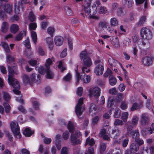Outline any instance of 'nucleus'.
<instances>
[{
    "instance_id": "f257e3e1",
    "label": "nucleus",
    "mask_w": 154,
    "mask_h": 154,
    "mask_svg": "<svg viewBox=\"0 0 154 154\" xmlns=\"http://www.w3.org/2000/svg\"><path fill=\"white\" fill-rule=\"evenodd\" d=\"M68 128L70 132L71 133L70 141L73 145H79L81 143L82 138L80 137L82 134L79 131H77L75 134L73 132L74 130V126L71 121H69L68 125Z\"/></svg>"
},
{
    "instance_id": "f03ea898",
    "label": "nucleus",
    "mask_w": 154,
    "mask_h": 154,
    "mask_svg": "<svg viewBox=\"0 0 154 154\" xmlns=\"http://www.w3.org/2000/svg\"><path fill=\"white\" fill-rule=\"evenodd\" d=\"M92 1V0H85L84 3L85 6L83 9V10L85 13L88 14V15L89 16L90 18L96 20H98L99 19L98 17L94 15V14H95L97 12V9L96 6L92 8V9H93L94 11L93 12V14L92 15H91V9H90V6Z\"/></svg>"
},
{
    "instance_id": "7ed1b4c3",
    "label": "nucleus",
    "mask_w": 154,
    "mask_h": 154,
    "mask_svg": "<svg viewBox=\"0 0 154 154\" xmlns=\"http://www.w3.org/2000/svg\"><path fill=\"white\" fill-rule=\"evenodd\" d=\"M9 84L12 86L14 88L13 91L14 93L17 95H20V91L16 89H19L20 86L19 82L16 79L14 78L11 75H9L8 79Z\"/></svg>"
},
{
    "instance_id": "20e7f679",
    "label": "nucleus",
    "mask_w": 154,
    "mask_h": 154,
    "mask_svg": "<svg viewBox=\"0 0 154 154\" xmlns=\"http://www.w3.org/2000/svg\"><path fill=\"white\" fill-rule=\"evenodd\" d=\"M83 101V98H80L75 107V112L79 119L81 118L80 116L82 115L83 112L85 110V108L82 106Z\"/></svg>"
},
{
    "instance_id": "39448f33",
    "label": "nucleus",
    "mask_w": 154,
    "mask_h": 154,
    "mask_svg": "<svg viewBox=\"0 0 154 154\" xmlns=\"http://www.w3.org/2000/svg\"><path fill=\"white\" fill-rule=\"evenodd\" d=\"M11 130L14 136L18 138L21 137L19 127L16 121H12L10 124Z\"/></svg>"
},
{
    "instance_id": "423d86ee",
    "label": "nucleus",
    "mask_w": 154,
    "mask_h": 154,
    "mask_svg": "<svg viewBox=\"0 0 154 154\" xmlns=\"http://www.w3.org/2000/svg\"><path fill=\"white\" fill-rule=\"evenodd\" d=\"M140 34L143 38L146 39H150L152 37V34L151 30L147 28H143L140 30Z\"/></svg>"
},
{
    "instance_id": "0eeeda50",
    "label": "nucleus",
    "mask_w": 154,
    "mask_h": 154,
    "mask_svg": "<svg viewBox=\"0 0 154 154\" xmlns=\"http://www.w3.org/2000/svg\"><path fill=\"white\" fill-rule=\"evenodd\" d=\"M52 61L51 59L48 58L47 60L46 63H45L46 68V77L48 79H52L54 76L53 73L50 69V66L52 64Z\"/></svg>"
},
{
    "instance_id": "6e6552de",
    "label": "nucleus",
    "mask_w": 154,
    "mask_h": 154,
    "mask_svg": "<svg viewBox=\"0 0 154 154\" xmlns=\"http://www.w3.org/2000/svg\"><path fill=\"white\" fill-rule=\"evenodd\" d=\"M132 127L131 125H128L127 128V132L128 134H130L134 139L138 138L139 136V131L137 130L133 131Z\"/></svg>"
},
{
    "instance_id": "1a4fd4ad",
    "label": "nucleus",
    "mask_w": 154,
    "mask_h": 154,
    "mask_svg": "<svg viewBox=\"0 0 154 154\" xmlns=\"http://www.w3.org/2000/svg\"><path fill=\"white\" fill-rule=\"evenodd\" d=\"M101 89L97 87L91 88L89 91V95L94 96L95 97H98L100 95Z\"/></svg>"
},
{
    "instance_id": "9d476101",
    "label": "nucleus",
    "mask_w": 154,
    "mask_h": 154,
    "mask_svg": "<svg viewBox=\"0 0 154 154\" xmlns=\"http://www.w3.org/2000/svg\"><path fill=\"white\" fill-rule=\"evenodd\" d=\"M103 64H101L96 65L94 69V72L97 75H102L103 72Z\"/></svg>"
},
{
    "instance_id": "9b49d317",
    "label": "nucleus",
    "mask_w": 154,
    "mask_h": 154,
    "mask_svg": "<svg viewBox=\"0 0 154 154\" xmlns=\"http://www.w3.org/2000/svg\"><path fill=\"white\" fill-rule=\"evenodd\" d=\"M144 38H140L137 42V44L140 47L148 48L149 46V41Z\"/></svg>"
},
{
    "instance_id": "f8f14e48",
    "label": "nucleus",
    "mask_w": 154,
    "mask_h": 154,
    "mask_svg": "<svg viewBox=\"0 0 154 154\" xmlns=\"http://www.w3.org/2000/svg\"><path fill=\"white\" fill-rule=\"evenodd\" d=\"M153 58L150 56H145L142 59V62L143 65L146 66H149L152 64Z\"/></svg>"
},
{
    "instance_id": "ddd939ff",
    "label": "nucleus",
    "mask_w": 154,
    "mask_h": 154,
    "mask_svg": "<svg viewBox=\"0 0 154 154\" xmlns=\"http://www.w3.org/2000/svg\"><path fill=\"white\" fill-rule=\"evenodd\" d=\"M149 117L147 114H144L142 115L140 123L143 125H146L148 124L149 122Z\"/></svg>"
},
{
    "instance_id": "4468645a",
    "label": "nucleus",
    "mask_w": 154,
    "mask_h": 154,
    "mask_svg": "<svg viewBox=\"0 0 154 154\" xmlns=\"http://www.w3.org/2000/svg\"><path fill=\"white\" fill-rule=\"evenodd\" d=\"M130 150L132 153H135L139 150L138 145L136 143H133L130 146Z\"/></svg>"
},
{
    "instance_id": "2eb2a0df",
    "label": "nucleus",
    "mask_w": 154,
    "mask_h": 154,
    "mask_svg": "<svg viewBox=\"0 0 154 154\" xmlns=\"http://www.w3.org/2000/svg\"><path fill=\"white\" fill-rule=\"evenodd\" d=\"M63 41V38L61 36H55L54 38V42L55 45L57 46L61 45Z\"/></svg>"
},
{
    "instance_id": "dca6fc26",
    "label": "nucleus",
    "mask_w": 154,
    "mask_h": 154,
    "mask_svg": "<svg viewBox=\"0 0 154 154\" xmlns=\"http://www.w3.org/2000/svg\"><path fill=\"white\" fill-rule=\"evenodd\" d=\"M89 112L92 115L95 114L97 112V109L96 106L94 103L90 104L89 108Z\"/></svg>"
},
{
    "instance_id": "f3484780",
    "label": "nucleus",
    "mask_w": 154,
    "mask_h": 154,
    "mask_svg": "<svg viewBox=\"0 0 154 154\" xmlns=\"http://www.w3.org/2000/svg\"><path fill=\"white\" fill-rule=\"evenodd\" d=\"M139 120V118L138 117L136 116H134L131 120V124L128 125H131V126L132 127V128H133L134 126H136L138 123ZM128 125H127V126Z\"/></svg>"
},
{
    "instance_id": "a211bd4d",
    "label": "nucleus",
    "mask_w": 154,
    "mask_h": 154,
    "mask_svg": "<svg viewBox=\"0 0 154 154\" xmlns=\"http://www.w3.org/2000/svg\"><path fill=\"white\" fill-rule=\"evenodd\" d=\"M83 61L84 66L90 67L92 64L91 60L89 57L84 59L83 60Z\"/></svg>"
},
{
    "instance_id": "6ab92c4d",
    "label": "nucleus",
    "mask_w": 154,
    "mask_h": 154,
    "mask_svg": "<svg viewBox=\"0 0 154 154\" xmlns=\"http://www.w3.org/2000/svg\"><path fill=\"white\" fill-rule=\"evenodd\" d=\"M45 41L50 50H52L53 48V43L52 38L51 37H48L45 39Z\"/></svg>"
},
{
    "instance_id": "aec40b11",
    "label": "nucleus",
    "mask_w": 154,
    "mask_h": 154,
    "mask_svg": "<svg viewBox=\"0 0 154 154\" xmlns=\"http://www.w3.org/2000/svg\"><path fill=\"white\" fill-rule=\"evenodd\" d=\"M109 83L111 86L115 85L117 82V80L113 75H110L109 78Z\"/></svg>"
},
{
    "instance_id": "412c9836",
    "label": "nucleus",
    "mask_w": 154,
    "mask_h": 154,
    "mask_svg": "<svg viewBox=\"0 0 154 154\" xmlns=\"http://www.w3.org/2000/svg\"><path fill=\"white\" fill-rule=\"evenodd\" d=\"M106 143H101L99 147V152L101 154H103L106 150Z\"/></svg>"
},
{
    "instance_id": "4be33fe9",
    "label": "nucleus",
    "mask_w": 154,
    "mask_h": 154,
    "mask_svg": "<svg viewBox=\"0 0 154 154\" xmlns=\"http://www.w3.org/2000/svg\"><path fill=\"white\" fill-rule=\"evenodd\" d=\"M122 2L124 5L128 8L131 7L133 4V0H123Z\"/></svg>"
},
{
    "instance_id": "5701e85b",
    "label": "nucleus",
    "mask_w": 154,
    "mask_h": 154,
    "mask_svg": "<svg viewBox=\"0 0 154 154\" xmlns=\"http://www.w3.org/2000/svg\"><path fill=\"white\" fill-rule=\"evenodd\" d=\"M80 79L83 82L85 83H89L90 81V77L88 75H84L83 76H81Z\"/></svg>"
},
{
    "instance_id": "b1692460",
    "label": "nucleus",
    "mask_w": 154,
    "mask_h": 154,
    "mask_svg": "<svg viewBox=\"0 0 154 154\" xmlns=\"http://www.w3.org/2000/svg\"><path fill=\"white\" fill-rule=\"evenodd\" d=\"M80 59L83 60L86 57H89L88 53L86 50L83 51L80 53Z\"/></svg>"
},
{
    "instance_id": "393cba45",
    "label": "nucleus",
    "mask_w": 154,
    "mask_h": 154,
    "mask_svg": "<svg viewBox=\"0 0 154 154\" xmlns=\"http://www.w3.org/2000/svg\"><path fill=\"white\" fill-rule=\"evenodd\" d=\"M125 13L124 12L123 9L122 7L118 8L117 11V15L118 16H123L125 15Z\"/></svg>"
},
{
    "instance_id": "a878e982",
    "label": "nucleus",
    "mask_w": 154,
    "mask_h": 154,
    "mask_svg": "<svg viewBox=\"0 0 154 154\" xmlns=\"http://www.w3.org/2000/svg\"><path fill=\"white\" fill-rule=\"evenodd\" d=\"M23 133L26 137H29L33 133L32 131L29 128H26L23 131Z\"/></svg>"
},
{
    "instance_id": "bb28decb",
    "label": "nucleus",
    "mask_w": 154,
    "mask_h": 154,
    "mask_svg": "<svg viewBox=\"0 0 154 154\" xmlns=\"http://www.w3.org/2000/svg\"><path fill=\"white\" fill-rule=\"evenodd\" d=\"M64 11L66 14L69 16H71L72 14V12L71 9L68 6H66L65 7Z\"/></svg>"
},
{
    "instance_id": "cd10ccee",
    "label": "nucleus",
    "mask_w": 154,
    "mask_h": 154,
    "mask_svg": "<svg viewBox=\"0 0 154 154\" xmlns=\"http://www.w3.org/2000/svg\"><path fill=\"white\" fill-rule=\"evenodd\" d=\"M8 23L5 22H3L2 25L1 31L4 32H6L8 29Z\"/></svg>"
},
{
    "instance_id": "c85d7f7f",
    "label": "nucleus",
    "mask_w": 154,
    "mask_h": 154,
    "mask_svg": "<svg viewBox=\"0 0 154 154\" xmlns=\"http://www.w3.org/2000/svg\"><path fill=\"white\" fill-rule=\"evenodd\" d=\"M112 44L115 48H118L119 47V42L117 37H116L113 41H112Z\"/></svg>"
},
{
    "instance_id": "c756f323",
    "label": "nucleus",
    "mask_w": 154,
    "mask_h": 154,
    "mask_svg": "<svg viewBox=\"0 0 154 154\" xmlns=\"http://www.w3.org/2000/svg\"><path fill=\"white\" fill-rule=\"evenodd\" d=\"M146 18L145 17H142L139 21L137 23V26L138 27L142 26L146 21Z\"/></svg>"
},
{
    "instance_id": "7c9ffc66",
    "label": "nucleus",
    "mask_w": 154,
    "mask_h": 154,
    "mask_svg": "<svg viewBox=\"0 0 154 154\" xmlns=\"http://www.w3.org/2000/svg\"><path fill=\"white\" fill-rule=\"evenodd\" d=\"M118 6V4L116 2L112 3L111 6L110 11L112 13L116 11Z\"/></svg>"
},
{
    "instance_id": "2f4dec72",
    "label": "nucleus",
    "mask_w": 154,
    "mask_h": 154,
    "mask_svg": "<svg viewBox=\"0 0 154 154\" xmlns=\"http://www.w3.org/2000/svg\"><path fill=\"white\" fill-rule=\"evenodd\" d=\"M22 79L23 83L25 85H26L28 83H30L31 82L30 80L29 77L26 75L24 74L23 75Z\"/></svg>"
},
{
    "instance_id": "473e14b6",
    "label": "nucleus",
    "mask_w": 154,
    "mask_h": 154,
    "mask_svg": "<svg viewBox=\"0 0 154 154\" xmlns=\"http://www.w3.org/2000/svg\"><path fill=\"white\" fill-rule=\"evenodd\" d=\"M129 116V113L128 112H123L121 118L124 122H126Z\"/></svg>"
},
{
    "instance_id": "72a5a7b5",
    "label": "nucleus",
    "mask_w": 154,
    "mask_h": 154,
    "mask_svg": "<svg viewBox=\"0 0 154 154\" xmlns=\"http://www.w3.org/2000/svg\"><path fill=\"white\" fill-rule=\"evenodd\" d=\"M19 29V28L17 24H12L11 28V32L13 33H16Z\"/></svg>"
},
{
    "instance_id": "f704fd0d",
    "label": "nucleus",
    "mask_w": 154,
    "mask_h": 154,
    "mask_svg": "<svg viewBox=\"0 0 154 154\" xmlns=\"http://www.w3.org/2000/svg\"><path fill=\"white\" fill-rule=\"evenodd\" d=\"M4 10L7 13H10L12 11V6L9 4H7L4 7Z\"/></svg>"
},
{
    "instance_id": "c9c22d12",
    "label": "nucleus",
    "mask_w": 154,
    "mask_h": 154,
    "mask_svg": "<svg viewBox=\"0 0 154 154\" xmlns=\"http://www.w3.org/2000/svg\"><path fill=\"white\" fill-rule=\"evenodd\" d=\"M112 134H114L115 137H117L120 134L119 130L117 127H115L112 130Z\"/></svg>"
},
{
    "instance_id": "e433bc0d",
    "label": "nucleus",
    "mask_w": 154,
    "mask_h": 154,
    "mask_svg": "<svg viewBox=\"0 0 154 154\" xmlns=\"http://www.w3.org/2000/svg\"><path fill=\"white\" fill-rule=\"evenodd\" d=\"M1 45L2 47L4 49L6 52L7 53H9L10 52V51L7 43L5 42H2L1 43Z\"/></svg>"
},
{
    "instance_id": "4c0bfd02",
    "label": "nucleus",
    "mask_w": 154,
    "mask_h": 154,
    "mask_svg": "<svg viewBox=\"0 0 154 154\" xmlns=\"http://www.w3.org/2000/svg\"><path fill=\"white\" fill-rule=\"evenodd\" d=\"M25 32L24 31H22L21 32L16 36L15 38V40L17 41H19L21 40L23 37L25 35Z\"/></svg>"
},
{
    "instance_id": "58836bf2",
    "label": "nucleus",
    "mask_w": 154,
    "mask_h": 154,
    "mask_svg": "<svg viewBox=\"0 0 154 154\" xmlns=\"http://www.w3.org/2000/svg\"><path fill=\"white\" fill-rule=\"evenodd\" d=\"M2 94L3 98L5 101H8L10 100L11 96L7 92L3 91L2 92Z\"/></svg>"
},
{
    "instance_id": "ea45409f",
    "label": "nucleus",
    "mask_w": 154,
    "mask_h": 154,
    "mask_svg": "<svg viewBox=\"0 0 154 154\" xmlns=\"http://www.w3.org/2000/svg\"><path fill=\"white\" fill-rule=\"evenodd\" d=\"M121 154L120 149L116 148L112 149L109 150V154Z\"/></svg>"
},
{
    "instance_id": "a19ab883",
    "label": "nucleus",
    "mask_w": 154,
    "mask_h": 154,
    "mask_svg": "<svg viewBox=\"0 0 154 154\" xmlns=\"http://www.w3.org/2000/svg\"><path fill=\"white\" fill-rule=\"evenodd\" d=\"M122 120L118 119H116L114 122V125L115 126H122L124 125V123Z\"/></svg>"
},
{
    "instance_id": "79ce46f5",
    "label": "nucleus",
    "mask_w": 154,
    "mask_h": 154,
    "mask_svg": "<svg viewBox=\"0 0 154 154\" xmlns=\"http://www.w3.org/2000/svg\"><path fill=\"white\" fill-rule=\"evenodd\" d=\"M115 111L114 113V116L115 118H119L121 115V112L120 109L117 107H116L115 109Z\"/></svg>"
},
{
    "instance_id": "37998d69",
    "label": "nucleus",
    "mask_w": 154,
    "mask_h": 154,
    "mask_svg": "<svg viewBox=\"0 0 154 154\" xmlns=\"http://www.w3.org/2000/svg\"><path fill=\"white\" fill-rule=\"evenodd\" d=\"M108 62L111 66H115L116 65L117 61L112 58H110L109 59Z\"/></svg>"
},
{
    "instance_id": "c03bdc74",
    "label": "nucleus",
    "mask_w": 154,
    "mask_h": 154,
    "mask_svg": "<svg viewBox=\"0 0 154 154\" xmlns=\"http://www.w3.org/2000/svg\"><path fill=\"white\" fill-rule=\"evenodd\" d=\"M99 12L100 14H105L107 12V9L105 7L101 6L99 9Z\"/></svg>"
},
{
    "instance_id": "a18cd8bd",
    "label": "nucleus",
    "mask_w": 154,
    "mask_h": 154,
    "mask_svg": "<svg viewBox=\"0 0 154 154\" xmlns=\"http://www.w3.org/2000/svg\"><path fill=\"white\" fill-rule=\"evenodd\" d=\"M94 143V141L93 139L91 138L90 139L89 137H88L86 139L85 145H86L88 144L92 146L93 145Z\"/></svg>"
},
{
    "instance_id": "49530a36",
    "label": "nucleus",
    "mask_w": 154,
    "mask_h": 154,
    "mask_svg": "<svg viewBox=\"0 0 154 154\" xmlns=\"http://www.w3.org/2000/svg\"><path fill=\"white\" fill-rule=\"evenodd\" d=\"M110 22L111 25L114 26H117L118 24L117 19L114 17L111 18L110 20Z\"/></svg>"
},
{
    "instance_id": "de8ad7c7",
    "label": "nucleus",
    "mask_w": 154,
    "mask_h": 154,
    "mask_svg": "<svg viewBox=\"0 0 154 154\" xmlns=\"http://www.w3.org/2000/svg\"><path fill=\"white\" fill-rule=\"evenodd\" d=\"M3 106L5 109V111L6 113H8L11 110V107L9 104L7 102H4Z\"/></svg>"
},
{
    "instance_id": "09e8293b",
    "label": "nucleus",
    "mask_w": 154,
    "mask_h": 154,
    "mask_svg": "<svg viewBox=\"0 0 154 154\" xmlns=\"http://www.w3.org/2000/svg\"><path fill=\"white\" fill-rule=\"evenodd\" d=\"M31 36L32 40L35 44H36L37 40V36L36 32L32 31L31 32Z\"/></svg>"
},
{
    "instance_id": "8fccbe9b",
    "label": "nucleus",
    "mask_w": 154,
    "mask_h": 154,
    "mask_svg": "<svg viewBox=\"0 0 154 154\" xmlns=\"http://www.w3.org/2000/svg\"><path fill=\"white\" fill-rule=\"evenodd\" d=\"M23 43L25 46L27 48L29 49L31 48L30 40L29 38H28L26 40L23 42Z\"/></svg>"
},
{
    "instance_id": "3c124183",
    "label": "nucleus",
    "mask_w": 154,
    "mask_h": 154,
    "mask_svg": "<svg viewBox=\"0 0 154 154\" xmlns=\"http://www.w3.org/2000/svg\"><path fill=\"white\" fill-rule=\"evenodd\" d=\"M28 18L29 20L31 22L34 21L35 20V15L32 12H30L29 14Z\"/></svg>"
},
{
    "instance_id": "603ef678",
    "label": "nucleus",
    "mask_w": 154,
    "mask_h": 154,
    "mask_svg": "<svg viewBox=\"0 0 154 154\" xmlns=\"http://www.w3.org/2000/svg\"><path fill=\"white\" fill-rule=\"evenodd\" d=\"M112 71L109 68H107L106 71L104 74L103 76L105 77H107L108 76L110 75H112Z\"/></svg>"
},
{
    "instance_id": "864d4df0",
    "label": "nucleus",
    "mask_w": 154,
    "mask_h": 154,
    "mask_svg": "<svg viewBox=\"0 0 154 154\" xmlns=\"http://www.w3.org/2000/svg\"><path fill=\"white\" fill-rule=\"evenodd\" d=\"M36 75L37 78L38 79V80H40V75L39 74L36 75L35 73H33L32 74L31 76V81L33 82V81H35V78L36 76Z\"/></svg>"
},
{
    "instance_id": "5fc2aeb1",
    "label": "nucleus",
    "mask_w": 154,
    "mask_h": 154,
    "mask_svg": "<svg viewBox=\"0 0 154 154\" xmlns=\"http://www.w3.org/2000/svg\"><path fill=\"white\" fill-rule=\"evenodd\" d=\"M54 31V29L52 27H49L47 29V32L51 36H53V34Z\"/></svg>"
},
{
    "instance_id": "6e6d98bb",
    "label": "nucleus",
    "mask_w": 154,
    "mask_h": 154,
    "mask_svg": "<svg viewBox=\"0 0 154 154\" xmlns=\"http://www.w3.org/2000/svg\"><path fill=\"white\" fill-rule=\"evenodd\" d=\"M148 133H149L148 129L146 128L143 129L141 131V134L143 137L146 136Z\"/></svg>"
},
{
    "instance_id": "4d7b16f0",
    "label": "nucleus",
    "mask_w": 154,
    "mask_h": 154,
    "mask_svg": "<svg viewBox=\"0 0 154 154\" xmlns=\"http://www.w3.org/2000/svg\"><path fill=\"white\" fill-rule=\"evenodd\" d=\"M98 26L100 28H106L108 26L107 23L105 21L101 22L98 24Z\"/></svg>"
},
{
    "instance_id": "13d9d810",
    "label": "nucleus",
    "mask_w": 154,
    "mask_h": 154,
    "mask_svg": "<svg viewBox=\"0 0 154 154\" xmlns=\"http://www.w3.org/2000/svg\"><path fill=\"white\" fill-rule=\"evenodd\" d=\"M69 135V131H66L63 133L62 137L64 140H66L68 139Z\"/></svg>"
},
{
    "instance_id": "bf43d9fd",
    "label": "nucleus",
    "mask_w": 154,
    "mask_h": 154,
    "mask_svg": "<svg viewBox=\"0 0 154 154\" xmlns=\"http://www.w3.org/2000/svg\"><path fill=\"white\" fill-rule=\"evenodd\" d=\"M139 108V106L136 103H134L132 106L131 107V110L133 111Z\"/></svg>"
},
{
    "instance_id": "052dcab7",
    "label": "nucleus",
    "mask_w": 154,
    "mask_h": 154,
    "mask_svg": "<svg viewBox=\"0 0 154 154\" xmlns=\"http://www.w3.org/2000/svg\"><path fill=\"white\" fill-rule=\"evenodd\" d=\"M6 59L7 62L9 63L13 62L15 60V58L14 57L11 56L9 54L7 55Z\"/></svg>"
},
{
    "instance_id": "680f3d73",
    "label": "nucleus",
    "mask_w": 154,
    "mask_h": 154,
    "mask_svg": "<svg viewBox=\"0 0 154 154\" xmlns=\"http://www.w3.org/2000/svg\"><path fill=\"white\" fill-rule=\"evenodd\" d=\"M114 101L111 98L109 99L107 103V106L109 107H111L114 103Z\"/></svg>"
},
{
    "instance_id": "e2e57ef3",
    "label": "nucleus",
    "mask_w": 154,
    "mask_h": 154,
    "mask_svg": "<svg viewBox=\"0 0 154 154\" xmlns=\"http://www.w3.org/2000/svg\"><path fill=\"white\" fill-rule=\"evenodd\" d=\"M90 67H88L86 66H83L82 68V71L84 73L85 72H89L90 71Z\"/></svg>"
},
{
    "instance_id": "0e129e2a",
    "label": "nucleus",
    "mask_w": 154,
    "mask_h": 154,
    "mask_svg": "<svg viewBox=\"0 0 154 154\" xmlns=\"http://www.w3.org/2000/svg\"><path fill=\"white\" fill-rule=\"evenodd\" d=\"M135 140L138 145L140 146L143 144L144 143L143 140L141 138H136L135 139Z\"/></svg>"
},
{
    "instance_id": "69168bd1",
    "label": "nucleus",
    "mask_w": 154,
    "mask_h": 154,
    "mask_svg": "<svg viewBox=\"0 0 154 154\" xmlns=\"http://www.w3.org/2000/svg\"><path fill=\"white\" fill-rule=\"evenodd\" d=\"M120 107L122 110H125L128 108L127 104L125 102H122L121 103Z\"/></svg>"
},
{
    "instance_id": "338daca9",
    "label": "nucleus",
    "mask_w": 154,
    "mask_h": 154,
    "mask_svg": "<svg viewBox=\"0 0 154 154\" xmlns=\"http://www.w3.org/2000/svg\"><path fill=\"white\" fill-rule=\"evenodd\" d=\"M37 27L36 23H31L29 25V28L30 30H35Z\"/></svg>"
},
{
    "instance_id": "774afa93",
    "label": "nucleus",
    "mask_w": 154,
    "mask_h": 154,
    "mask_svg": "<svg viewBox=\"0 0 154 154\" xmlns=\"http://www.w3.org/2000/svg\"><path fill=\"white\" fill-rule=\"evenodd\" d=\"M61 154H68V149L66 147H63L62 148Z\"/></svg>"
}]
</instances>
